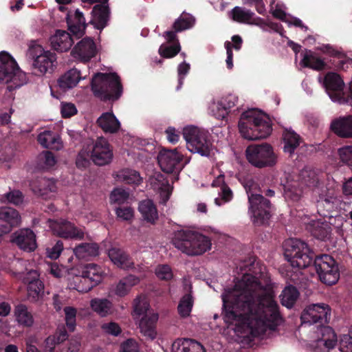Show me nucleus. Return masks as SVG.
Listing matches in <instances>:
<instances>
[{
	"label": "nucleus",
	"mask_w": 352,
	"mask_h": 352,
	"mask_svg": "<svg viewBox=\"0 0 352 352\" xmlns=\"http://www.w3.org/2000/svg\"><path fill=\"white\" fill-rule=\"evenodd\" d=\"M274 298L257 278L245 274L233 289L222 294L223 320L254 336L274 331L283 320Z\"/></svg>",
	"instance_id": "f257e3e1"
},
{
	"label": "nucleus",
	"mask_w": 352,
	"mask_h": 352,
	"mask_svg": "<svg viewBox=\"0 0 352 352\" xmlns=\"http://www.w3.org/2000/svg\"><path fill=\"white\" fill-rule=\"evenodd\" d=\"M284 256L293 267L304 269L314 263L320 280L323 283L336 284L340 273L336 261L328 254L316 256L307 244L297 239H290L283 244Z\"/></svg>",
	"instance_id": "f03ea898"
},
{
	"label": "nucleus",
	"mask_w": 352,
	"mask_h": 352,
	"mask_svg": "<svg viewBox=\"0 0 352 352\" xmlns=\"http://www.w3.org/2000/svg\"><path fill=\"white\" fill-rule=\"evenodd\" d=\"M66 22L70 33L65 30H58L50 38L52 47L58 52L70 50L74 43L72 36L76 38L82 37L87 26L84 14L79 9H76L74 13L69 11L67 14Z\"/></svg>",
	"instance_id": "7ed1b4c3"
},
{
	"label": "nucleus",
	"mask_w": 352,
	"mask_h": 352,
	"mask_svg": "<svg viewBox=\"0 0 352 352\" xmlns=\"http://www.w3.org/2000/svg\"><path fill=\"white\" fill-rule=\"evenodd\" d=\"M91 87L94 96L104 102L118 100L123 92L120 78L116 73L95 74Z\"/></svg>",
	"instance_id": "20e7f679"
},
{
	"label": "nucleus",
	"mask_w": 352,
	"mask_h": 352,
	"mask_svg": "<svg viewBox=\"0 0 352 352\" xmlns=\"http://www.w3.org/2000/svg\"><path fill=\"white\" fill-rule=\"evenodd\" d=\"M239 129L245 139L256 140L268 137L272 127L268 118L258 114L254 109H251L241 114Z\"/></svg>",
	"instance_id": "39448f33"
},
{
	"label": "nucleus",
	"mask_w": 352,
	"mask_h": 352,
	"mask_svg": "<svg viewBox=\"0 0 352 352\" xmlns=\"http://www.w3.org/2000/svg\"><path fill=\"white\" fill-rule=\"evenodd\" d=\"M173 245L188 255H200L210 249V239L196 231L182 230L172 239Z\"/></svg>",
	"instance_id": "423d86ee"
},
{
	"label": "nucleus",
	"mask_w": 352,
	"mask_h": 352,
	"mask_svg": "<svg viewBox=\"0 0 352 352\" xmlns=\"http://www.w3.org/2000/svg\"><path fill=\"white\" fill-rule=\"evenodd\" d=\"M0 82L12 83L10 90L20 87L26 82L25 74L19 68L14 58L8 52H0Z\"/></svg>",
	"instance_id": "0eeeda50"
},
{
	"label": "nucleus",
	"mask_w": 352,
	"mask_h": 352,
	"mask_svg": "<svg viewBox=\"0 0 352 352\" xmlns=\"http://www.w3.org/2000/svg\"><path fill=\"white\" fill-rule=\"evenodd\" d=\"M183 136L190 152L197 153L201 156H210L212 144L207 133L191 126L184 129Z\"/></svg>",
	"instance_id": "6e6552de"
},
{
	"label": "nucleus",
	"mask_w": 352,
	"mask_h": 352,
	"mask_svg": "<svg viewBox=\"0 0 352 352\" xmlns=\"http://www.w3.org/2000/svg\"><path fill=\"white\" fill-rule=\"evenodd\" d=\"M245 153L247 160L255 167H272L276 163L273 148L267 143L250 145L247 147Z\"/></svg>",
	"instance_id": "1a4fd4ad"
},
{
	"label": "nucleus",
	"mask_w": 352,
	"mask_h": 352,
	"mask_svg": "<svg viewBox=\"0 0 352 352\" xmlns=\"http://www.w3.org/2000/svg\"><path fill=\"white\" fill-rule=\"evenodd\" d=\"M104 272L100 266L95 263L87 264L82 275L74 279V288L79 292L87 293L101 283Z\"/></svg>",
	"instance_id": "9d476101"
},
{
	"label": "nucleus",
	"mask_w": 352,
	"mask_h": 352,
	"mask_svg": "<svg viewBox=\"0 0 352 352\" xmlns=\"http://www.w3.org/2000/svg\"><path fill=\"white\" fill-rule=\"evenodd\" d=\"M250 210L254 217V223L257 226L268 222L272 214V204L270 200L259 194H251L248 196Z\"/></svg>",
	"instance_id": "9b49d317"
},
{
	"label": "nucleus",
	"mask_w": 352,
	"mask_h": 352,
	"mask_svg": "<svg viewBox=\"0 0 352 352\" xmlns=\"http://www.w3.org/2000/svg\"><path fill=\"white\" fill-rule=\"evenodd\" d=\"M331 309L326 303H316L307 305L302 311L300 320L302 324L328 323L331 318Z\"/></svg>",
	"instance_id": "f8f14e48"
},
{
	"label": "nucleus",
	"mask_w": 352,
	"mask_h": 352,
	"mask_svg": "<svg viewBox=\"0 0 352 352\" xmlns=\"http://www.w3.org/2000/svg\"><path fill=\"white\" fill-rule=\"evenodd\" d=\"M183 155L177 149L163 148L157 156L158 164L164 173H178L184 166L182 163Z\"/></svg>",
	"instance_id": "ddd939ff"
},
{
	"label": "nucleus",
	"mask_w": 352,
	"mask_h": 352,
	"mask_svg": "<svg viewBox=\"0 0 352 352\" xmlns=\"http://www.w3.org/2000/svg\"><path fill=\"white\" fill-rule=\"evenodd\" d=\"M50 226L54 233L61 238L82 240L85 232L72 222L65 219L50 220Z\"/></svg>",
	"instance_id": "4468645a"
},
{
	"label": "nucleus",
	"mask_w": 352,
	"mask_h": 352,
	"mask_svg": "<svg viewBox=\"0 0 352 352\" xmlns=\"http://www.w3.org/2000/svg\"><path fill=\"white\" fill-rule=\"evenodd\" d=\"M89 150L91 160L98 166H104L112 160V148L108 141L102 137L98 138Z\"/></svg>",
	"instance_id": "2eb2a0df"
},
{
	"label": "nucleus",
	"mask_w": 352,
	"mask_h": 352,
	"mask_svg": "<svg viewBox=\"0 0 352 352\" xmlns=\"http://www.w3.org/2000/svg\"><path fill=\"white\" fill-rule=\"evenodd\" d=\"M91 20L89 23L91 24L95 29L102 30L108 25L111 18V9L109 1H102L100 3L94 6L91 12Z\"/></svg>",
	"instance_id": "dca6fc26"
},
{
	"label": "nucleus",
	"mask_w": 352,
	"mask_h": 352,
	"mask_svg": "<svg viewBox=\"0 0 352 352\" xmlns=\"http://www.w3.org/2000/svg\"><path fill=\"white\" fill-rule=\"evenodd\" d=\"M11 241L21 250L28 252H33L37 248L36 234L30 228L21 229L15 232Z\"/></svg>",
	"instance_id": "f3484780"
},
{
	"label": "nucleus",
	"mask_w": 352,
	"mask_h": 352,
	"mask_svg": "<svg viewBox=\"0 0 352 352\" xmlns=\"http://www.w3.org/2000/svg\"><path fill=\"white\" fill-rule=\"evenodd\" d=\"M324 85L333 100L342 98L344 83L340 76L335 72H328L324 78Z\"/></svg>",
	"instance_id": "a211bd4d"
},
{
	"label": "nucleus",
	"mask_w": 352,
	"mask_h": 352,
	"mask_svg": "<svg viewBox=\"0 0 352 352\" xmlns=\"http://www.w3.org/2000/svg\"><path fill=\"white\" fill-rule=\"evenodd\" d=\"M320 337L316 341L315 352H329L338 342L337 335L333 328L322 326L320 330Z\"/></svg>",
	"instance_id": "6ab92c4d"
},
{
	"label": "nucleus",
	"mask_w": 352,
	"mask_h": 352,
	"mask_svg": "<svg viewBox=\"0 0 352 352\" xmlns=\"http://www.w3.org/2000/svg\"><path fill=\"white\" fill-rule=\"evenodd\" d=\"M56 60V54L52 52L47 51L43 54H40L32 63V73L36 76H42L47 72L52 73L55 67Z\"/></svg>",
	"instance_id": "aec40b11"
},
{
	"label": "nucleus",
	"mask_w": 352,
	"mask_h": 352,
	"mask_svg": "<svg viewBox=\"0 0 352 352\" xmlns=\"http://www.w3.org/2000/svg\"><path fill=\"white\" fill-rule=\"evenodd\" d=\"M72 54L74 57H78L85 61L89 60L96 54V46L94 40L90 37L82 38L72 49Z\"/></svg>",
	"instance_id": "412c9836"
},
{
	"label": "nucleus",
	"mask_w": 352,
	"mask_h": 352,
	"mask_svg": "<svg viewBox=\"0 0 352 352\" xmlns=\"http://www.w3.org/2000/svg\"><path fill=\"white\" fill-rule=\"evenodd\" d=\"M30 186L34 193L38 196L47 199L48 193L56 191L55 180L45 177H38L30 183Z\"/></svg>",
	"instance_id": "4be33fe9"
},
{
	"label": "nucleus",
	"mask_w": 352,
	"mask_h": 352,
	"mask_svg": "<svg viewBox=\"0 0 352 352\" xmlns=\"http://www.w3.org/2000/svg\"><path fill=\"white\" fill-rule=\"evenodd\" d=\"M108 255L111 261L120 268L128 270L134 267L133 259L122 249L111 248L109 250Z\"/></svg>",
	"instance_id": "5701e85b"
},
{
	"label": "nucleus",
	"mask_w": 352,
	"mask_h": 352,
	"mask_svg": "<svg viewBox=\"0 0 352 352\" xmlns=\"http://www.w3.org/2000/svg\"><path fill=\"white\" fill-rule=\"evenodd\" d=\"M173 352H206L199 342L189 338L177 339L172 344Z\"/></svg>",
	"instance_id": "b1692460"
},
{
	"label": "nucleus",
	"mask_w": 352,
	"mask_h": 352,
	"mask_svg": "<svg viewBox=\"0 0 352 352\" xmlns=\"http://www.w3.org/2000/svg\"><path fill=\"white\" fill-rule=\"evenodd\" d=\"M331 129L339 137L352 138V116L333 120L331 124Z\"/></svg>",
	"instance_id": "393cba45"
},
{
	"label": "nucleus",
	"mask_w": 352,
	"mask_h": 352,
	"mask_svg": "<svg viewBox=\"0 0 352 352\" xmlns=\"http://www.w3.org/2000/svg\"><path fill=\"white\" fill-rule=\"evenodd\" d=\"M96 123L104 133H116L120 129V122L112 111L103 113Z\"/></svg>",
	"instance_id": "a878e982"
},
{
	"label": "nucleus",
	"mask_w": 352,
	"mask_h": 352,
	"mask_svg": "<svg viewBox=\"0 0 352 352\" xmlns=\"http://www.w3.org/2000/svg\"><path fill=\"white\" fill-rule=\"evenodd\" d=\"M158 320V314H145L140 321V332L144 336L153 340L156 338V323Z\"/></svg>",
	"instance_id": "bb28decb"
},
{
	"label": "nucleus",
	"mask_w": 352,
	"mask_h": 352,
	"mask_svg": "<svg viewBox=\"0 0 352 352\" xmlns=\"http://www.w3.org/2000/svg\"><path fill=\"white\" fill-rule=\"evenodd\" d=\"M307 230L317 239L326 241L330 239L332 228L327 222L312 221L307 226Z\"/></svg>",
	"instance_id": "cd10ccee"
},
{
	"label": "nucleus",
	"mask_w": 352,
	"mask_h": 352,
	"mask_svg": "<svg viewBox=\"0 0 352 352\" xmlns=\"http://www.w3.org/2000/svg\"><path fill=\"white\" fill-rule=\"evenodd\" d=\"M80 78V71L73 68L66 72L58 79L57 85L63 91H66L76 86Z\"/></svg>",
	"instance_id": "c85d7f7f"
},
{
	"label": "nucleus",
	"mask_w": 352,
	"mask_h": 352,
	"mask_svg": "<svg viewBox=\"0 0 352 352\" xmlns=\"http://www.w3.org/2000/svg\"><path fill=\"white\" fill-rule=\"evenodd\" d=\"M284 143L283 151L290 156L302 142L301 137L292 129H285L283 133Z\"/></svg>",
	"instance_id": "c756f323"
},
{
	"label": "nucleus",
	"mask_w": 352,
	"mask_h": 352,
	"mask_svg": "<svg viewBox=\"0 0 352 352\" xmlns=\"http://www.w3.org/2000/svg\"><path fill=\"white\" fill-rule=\"evenodd\" d=\"M339 201L337 196L329 192L324 199L318 202V211L321 216L331 217V212L338 208Z\"/></svg>",
	"instance_id": "7c9ffc66"
},
{
	"label": "nucleus",
	"mask_w": 352,
	"mask_h": 352,
	"mask_svg": "<svg viewBox=\"0 0 352 352\" xmlns=\"http://www.w3.org/2000/svg\"><path fill=\"white\" fill-rule=\"evenodd\" d=\"M0 220L9 226L8 228V232H9L13 228L20 225L21 215L19 211L13 208L2 206L0 207Z\"/></svg>",
	"instance_id": "2f4dec72"
},
{
	"label": "nucleus",
	"mask_w": 352,
	"mask_h": 352,
	"mask_svg": "<svg viewBox=\"0 0 352 352\" xmlns=\"http://www.w3.org/2000/svg\"><path fill=\"white\" fill-rule=\"evenodd\" d=\"M14 315L17 323L23 327L28 328L34 324L33 315L24 304L20 303L14 307Z\"/></svg>",
	"instance_id": "473e14b6"
},
{
	"label": "nucleus",
	"mask_w": 352,
	"mask_h": 352,
	"mask_svg": "<svg viewBox=\"0 0 352 352\" xmlns=\"http://www.w3.org/2000/svg\"><path fill=\"white\" fill-rule=\"evenodd\" d=\"M140 279L135 275L129 274L119 280L113 289L114 294L119 297L126 296L131 288L138 284Z\"/></svg>",
	"instance_id": "72a5a7b5"
},
{
	"label": "nucleus",
	"mask_w": 352,
	"mask_h": 352,
	"mask_svg": "<svg viewBox=\"0 0 352 352\" xmlns=\"http://www.w3.org/2000/svg\"><path fill=\"white\" fill-rule=\"evenodd\" d=\"M37 140L43 147L50 149L58 151L63 146L59 135L50 131L41 133Z\"/></svg>",
	"instance_id": "f704fd0d"
},
{
	"label": "nucleus",
	"mask_w": 352,
	"mask_h": 352,
	"mask_svg": "<svg viewBox=\"0 0 352 352\" xmlns=\"http://www.w3.org/2000/svg\"><path fill=\"white\" fill-rule=\"evenodd\" d=\"M138 210L145 221L155 223L158 219V212L156 206L151 199L143 200L140 202Z\"/></svg>",
	"instance_id": "c9c22d12"
},
{
	"label": "nucleus",
	"mask_w": 352,
	"mask_h": 352,
	"mask_svg": "<svg viewBox=\"0 0 352 352\" xmlns=\"http://www.w3.org/2000/svg\"><path fill=\"white\" fill-rule=\"evenodd\" d=\"M305 188L296 180L287 182L284 185V197L286 200L298 201L300 199Z\"/></svg>",
	"instance_id": "e433bc0d"
},
{
	"label": "nucleus",
	"mask_w": 352,
	"mask_h": 352,
	"mask_svg": "<svg viewBox=\"0 0 352 352\" xmlns=\"http://www.w3.org/2000/svg\"><path fill=\"white\" fill-rule=\"evenodd\" d=\"M74 253L79 259H86L99 254V246L96 243H82L76 246Z\"/></svg>",
	"instance_id": "4c0bfd02"
},
{
	"label": "nucleus",
	"mask_w": 352,
	"mask_h": 352,
	"mask_svg": "<svg viewBox=\"0 0 352 352\" xmlns=\"http://www.w3.org/2000/svg\"><path fill=\"white\" fill-rule=\"evenodd\" d=\"M300 296L298 289L292 285L286 286L282 291L280 298L283 306L287 308H292L296 304Z\"/></svg>",
	"instance_id": "58836bf2"
},
{
	"label": "nucleus",
	"mask_w": 352,
	"mask_h": 352,
	"mask_svg": "<svg viewBox=\"0 0 352 352\" xmlns=\"http://www.w3.org/2000/svg\"><path fill=\"white\" fill-rule=\"evenodd\" d=\"M296 181L305 189L307 188L316 187L318 183V178L315 170L310 168L305 167L300 170Z\"/></svg>",
	"instance_id": "ea45409f"
},
{
	"label": "nucleus",
	"mask_w": 352,
	"mask_h": 352,
	"mask_svg": "<svg viewBox=\"0 0 352 352\" xmlns=\"http://www.w3.org/2000/svg\"><path fill=\"white\" fill-rule=\"evenodd\" d=\"M254 13L244 8L236 6L230 12V17L234 21L240 23L252 24V21Z\"/></svg>",
	"instance_id": "a19ab883"
},
{
	"label": "nucleus",
	"mask_w": 352,
	"mask_h": 352,
	"mask_svg": "<svg viewBox=\"0 0 352 352\" xmlns=\"http://www.w3.org/2000/svg\"><path fill=\"white\" fill-rule=\"evenodd\" d=\"M301 64L304 67L311 68L315 70L320 71L325 68L324 61L314 55L311 50H307L304 54L301 60Z\"/></svg>",
	"instance_id": "79ce46f5"
},
{
	"label": "nucleus",
	"mask_w": 352,
	"mask_h": 352,
	"mask_svg": "<svg viewBox=\"0 0 352 352\" xmlns=\"http://www.w3.org/2000/svg\"><path fill=\"white\" fill-rule=\"evenodd\" d=\"M44 285L39 279H34L28 285V296L31 302L37 301L42 296Z\"/></svg>",
	"instance_id": "37998d69"
},
{
	"label": "nucleus",
	"mask_w": 352,
	"mask_h": 352,
	"mask_svg": "<svg viewBox=\"0 0 352 352\" xmlns=\"http://www.w3.org/2000/svg\"><path fill=\"white\" fill-rule=\"evenodd\" d=\"M193 303V297L190 293L184 295L177 306V311L180 316L188 317L192 311Z\"/></svg>",
	"instance_id": "c03bdc74"
},
{
	"label": "nucleus",
	"mask_w": 352,
	"mask_h": 352,
	"mask_svg": "<svg viewBox=\"0 0 352 352\" xmlns=\"http://www.w3.org/2000/svg\"><path fill=\"white\" fill-rule=\"evenodd\" d=\"M111 302L107 299H94L91 301L92 309L102 317L111 313Z\"/></svg>",
	"instance_id": "a18cd8bd"
},
{
	"label": "nucleus",
	"mask_w": 352,
	"mask_h": 352,
	"mask_svg": "<svg viewBox=\"0 0 352 352\" xmlns=\"http://www.w3.org/2000/svg\"><path fill=\"white\" fill-rule=\"evenodd\" d=\"M118 177L128 184L138 185L142 180L139 172L130 168L122 170L119 172Z\"/></svg>",
	"instance_id": "49530a36"
},
{
	"label": "nucleus",
	"mask_w": 352,
	"mask_h": 352,
	"mask_svg": "<svg viewBox=\"0 0 352 352\" xmlns=\"http://www.w3.org/2000/svg\"><path fill=\"white\" fill-rule=\"evenodd\" d=\"M195 18L188 14H182L175 20L173 28L175 32H182L191 28L195 23Z\"/></svg>",
	"instance_id": "de8ad7c7"
},
{
	"label": "nucleus",
	"mask_w": 352,
	"mask_h": 352,
	"mask_svg": "<svg viewBox=\"0 0 352 352\" xmlns=\"http://www.w3.org/2000/svg\"><path fill=\"white\" fill-rule=\"evenodd\" d=\"M181 50V46L179 41L173 44H162L159 48L160 55L165 58L175 57Z\"/></svg>",
	"instance_id": "09e8293b"
},
{
	"label": "nucleus",
	"mask_w": 352,
	"mask_h": 352,
	"mask_svg": "<svg viewBox=\"0 0 352 352\" xmlns=\"http://www.w3.org/2000/svg\"><path fill=\"white\" fill-rule=\"evenodd\" d=\"M238 102V97L234 94H228L223 97L219 105L223 109L222 113L219 115L223 119L228 114V110L234 107Z\"/></svg>",
	"instance_id": "8fccbe9b"
},
{
	"label": "nucleus",
	"mask_w": 352,
	"mask_h": 352,
	"mask_svg": "<svg viewBox=\"0 0 352 352\" xmlns=\"http://www.w3.org/2000/svg\"><path fill=\"white\" fill-rule=\"evenodd\" d=\"M23 195L19 190H13L7 192L1 196L0 201L1 203H10L18 206L23 203Z\"/></svg>",
	"instance_id": "3c124183"
},
{
	"label": "nucleus",
	"mask_w": 352,
	"mask_h": 352,
	"mask_svg": "<svg viewBox=\"0 0 352 352\" xmlns=\"http://www.w3.org/2000/svg\"><path fill=\"white\" fill-rule=\"evenodd\" d=\"M64 312L65 315L66 326L69 331L72 332L74 331L76 325V319L77 310L73 307H65L64 308Z\"/></svg>",
	"instance_id": "603ef678"
},
{
	"label": "nucleus",
	"mask_w": 352,
	"mask_h": 352,
	"mask_svg": "<svg viewBox=\"0 0 352 352\" xmlns=\"http://www.w3.org/2000/svg\"><path fill=\"white\" fill-rule=\"evenodd\" d=\"M91 153L88 148H82L78 153L76 164L78 168H84L89 166L90 164Z\"/></svg>",
	"instance_id": "864d4df0"
},
{
	"label": "nucleus",
	"mask_w": 352,
	"mask_h": 352,
	"mask_svg": "<svg viewBox=\"0 0 352 352\" xmlns=\"http://www.w3.org/2000/svg\"><path fill=\"white\" fill-rule=\"evenodd\" d=\"M38 160L40 164H43L42 168L45 169L52 168L56 163L54 153L49 151L41 153Z\"/></svg>",
	"instance_id": "5fc2aeb1"
},
{
	"label": "nucleus",
	"mask_w": 352,
	"mask_h": 352,
	"mask_svg": "<svg viewBox=\"0 0 352 352\" xmlns=\"http://www.w3.org/2000/svg\"><path fill=\"white\" fill-rule=\"evenodd\" d=\"M129 193L124 189L115 188L110 195V200L113 203L121 204L129 198Z\"/></svg>",
	"instance_id": "6e6d98bb"
},
{
	"label": "nucleus",
	"mask_w": 352,
	"mask_h": 352,
	"mask_svg": "<svg viewBox=\"0 0 352 352\" xmlns=\"http://www.w3.org/2000/svg\"><path fill=\"white\" fill-rule=\"evenodd\" d=\"M340 161L348 166H352V146H344L338 149Z\"/></svg>",
	"instance_id": "4d7b16f0"
},
{
	"label": "nucleus",
	"mask_w": 352,
	"mask_h": 352,
	"mask_svg": "<svg viewBox=\"0 0 352 352\" xmlns=\"http://www.w3.org/2000/svg\"><path fill=\"white\" fill-rule=\"evenodd\" d=\"M190 69V65L189 63L183 62L180 63L177 67V74H178V85L176 87V90H179L183 84L184 80L186 76L189 73Z\"/></svg>",
	"instance_id": "13d9d810"
},
{
	"label": "nucleus",
	"mask_w": 352,
	"mask_h": 352,
	"mask_svg": "<svg viewBox=\"0 0 352 352\" xmlns=\"http://www.w3.org/2000/svg\"><path fill=\"white\" fill-rule=\"evenodd\" d=\"M44 52H45L43 47L35 41H32L29 45L26 56L28 58L34 61L35 58H37L40 54H43Z\"/></svg>",
	"instance_id": "bf43d9fd"
},
{
	"label": "nucleus",
	"mask_w": 352,
	"mask_h": 352,
	"mask_svg": "<svg viewBox=\"0 0 352 352\" xmlns=\"http://www.w3.org/2000/svg\"><path fill=\"white\" fill-rule=\"evenodd\" d=\"M138 343L133 338H129L120 344V352H139Z\"/></svg>",
	"instance_id": "052dcab7"
},
{
	"label": "nucleus",
	"mask_w": 352,
	"mask_h": 352,
	"mask_svg": "<svg viewBox=\"0 0 352 352\" xmlns=\"http://www.w3.org/2000/svg\"><path fill=\"white\" fill-rule=\"evenodd\" d=\"M156 276L161 280H169L173 278L171 268L167 265H159L156 269Z\"/></svg>",
	"instance_id": "680f3d73"
},
{
	"label": "nucleus",
	"mask_w": 352,
	"mask_h": 352,
	"mask_svg": "<svg viewBox=\"0 0 352 352\" xmlns=\"http://www.w3.org/2000/svg\"><path fill=\"white\" fill-rule=\"evenodd\" d=\"M339 349L341 352H352V336L344 334L340 340Z\"/></svg>",
	"instance_id": "e2e57ef3"
},
{
	"label": "nucleus",
	"mask_w": 352,
	"mask_h": 352,
	"mask_svg": "<svg viewBox=\"0 0 352 352\" xmlns=\"http://www.w3.org/2000/svg\"><path fill=\"white\" fill-rule=\"evenodd\" d=\"M101 327L106 333L114 336H119L122 332L119 324L114 322L104 323Z\"/></svg>",
	"instance_id": "0e129e2a"
},
{
	"label": "nucleus",
	"mask_w": 352,
	"mask_h": 352,
	"mask_svg": "<svg viewBox=\"0 0 352 352\" xmlns=\"http://www.w3.org/2000/svg\"><path fill=\"white\" fill-rule=\"evenodd\" d=\"M61 115L64 118H69L77 113V109L72 103H62Z\"/></svg>",
	"instance_id": "69168bd1"
},
{
	"label": "nucleus",
	"mask_w": 352,
	"mask_h": 352,
	"mask_svg": "<svg viewBox=\"0 0 352 352\" xmlns=\"http://www.w3.org/2000/svg\"><path fill=\"white\" fill-rule=\"evenodd\" d=\"M116 213L118 217L122 219L123 220H129L133 217V211L130 207H118L116 210Z\"/></svg>",
	"instance_id": "338daca9"
},
{
	"label": "nucleus",
	"mask_w": 352,
	"mask_h": 352,
	"mask_svg": "<svg viewBox=\"0 0 352 352\" xmlns=\"http://www.w3.org/2000/svg\"><path fill=\"white\" fill-rule=\"evenodd\" d=\"M63 250V243L61 240H58L56 244L47 250L48 256L52 259H56L59 257Z\"/></svg>",
	"instance_id": "774afa93"
}]
</instances>
